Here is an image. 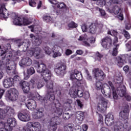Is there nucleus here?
Masks as SVG:
<instances>
[{
    "label": "nucleus",
    "instance_id": "obj_1",
    "mask_svg": "<svg viewBox=\"0 0 131 131\" xmlns=\"http://www.w3.org/2000/svg\"><path fill=\"white\" fill-rule=\"evenodd\" d=\"M129 116V106L126 104L124 106V110L121 111L119 113V117L123 120H126V122L123 124L122 122L118 121L117 124L114 125V131H124L125 129L128 127V116Z\"/></svg>",
    "mask_w": 131,
    "mask_h": 131
},
{
    "label": "nucleus",
    "instance_id": "obj_2",
    "mask_svg": "<svg viewBox=\"0 0 131 131\" xmlns=\"http://www.w3.org/2000/svg\"><path fill=\"white\" fill-rule=\"evenodd\" d=\"M46 88L47 89V94L45 97L40 96L39 100L41 102L42 105L45 106H49V102L50 101H54L55 98L54 96V90L55 87H54V82L52 81L46 82Z\"/></svg>",
    "mask_w": 131,
    "mask_h": 131
},
{
    "label": "nucleus",
    "instance_id": "obj_3",
    "mask_svg": "<svg viewBox=\"0 0 131 131\" xmlns=\"http://www.w3.org/2000/svg\"><path fill=\"white\" fill-rule=\"evenodd\" d=\"M8 52L6 51H1V57L2 59L3 64L5 65H9L6 66V72L9 75H12V74H18V72L16 70V64L14 61H10V59H6V57H11V55H7Z\"/></svg>",
    "mask_w": 131,
    "mask_h": 131
},
{
    "label": "nucleus",
    "instance_id": "obj_4",
    "mask_svg": "<svg viewBox=\"0 0 131 131\" xmlns=\"http://www.w3.org/2000/svg\"><path fill=\"white\" fill-rule=\"evenodd\" d=\"M70 78L73 81V84L75 86H81V90H83L86 85V82L82 80V74L77 70H75L74 73L71 74Z\"/></svg>",
    "mask_w": 131,
    "mask_h": 131
},
{
    "label": "nucleus",
    "instance_id": "obj_5",
    "mask_svg": "<svg viewBox=\"0 0 131 131\" xmlns=\"http://www.w3.org/2000/svg\"><path fill=\"white\" fill-rule=\"evenodd\" d=\"M118 42V37L115 36L114 40H112V38L110 36H106L101 39V46L104 49L109 50L112 47V45L116 47V43Z\"/></svg>",
    "mask_w": 131,
    "mask_h": 131
},
{
    "label": "nucleus",
    "instance_id": "obj_6",
    "mask_svg": "<svg viewBox=\"0 0 131 131\" xmlns=\"http://www.w3.org/2000/svg\"><path fill=\"white\" fill-rule=\"evenodd\" d=\"M26 127H23L24 131H40L41 129V125L38 122H28L27 123Z\"/></svg>",
    "mask_w": 131,
    "mask_h": 131
},
{
    "label": "nucleus",
    "instance_id": "obj_7",
    "mask_svg": "<svg viewBox=\"0 0 131 131\" xmlns=\"http://www.w3.org/2000/svg\"><path fill=\"white\" fill-rule=\"evenodd\" d=\"M50 102H52V106L54 113H56V114L59 116L62 115L63 109L61 108V105L59 100L54 99L53 101H50Z\"/></svg>",
    "mask_w": 131,
    "mask_h": 131
},
{
    "label": "nucleus",
    "instance_id": "obj_8",
    "mask_svg": "<svg viewBox=\"0 0 131 131\" xmlns=\"http://www.w3.org/2000/svg\"><path fill=\"white\" fill-rule=\"evenodd\" d=\"M66 69H67L66 64L61 63L56 67V68L54 69V72L57 76H64L66 74Z\"/></svg>",
    "mask_w": 131,
    "mask_h": 131
},
{
    "label": "nucleus",
    "instance_id": "obj_9",
    "mask_svg": "<svg viewBox=\"0 0 131 131\" xmlns=\"http://www.w3.org/2000/svg\"><path fill=\"white\" fill-rule=\"evenodd\" d=\"M77 89H75L73 90L72 92H70L69 94L72 98H76L78 97L79 98H82L83 97V92L81 91L84 90V88L81 89V86H75Z\"/></svg>",
    "mask_w": 131,
    "mask_h": 131
},
{
    "label": "nucleus",
    "instance_id": "obj_10",
    "mask_svg": "<svg viewBox=\"0 0 131 131\" xmlns=\"http://www.w3.org/2000/svg\"><path fill=\"white\" fill-rule=\"evenodd\" d=\"M100 105V106L98 105L97 106L98 111H99L101 113L105 112L107 110L108 100L103 97H101Z\"/></svg>",
    "mask_w": 131,
    "mask_h": 131
},
{
    "label": "nucleus",
    "instance_id": "obj_11",
    "mask_svg": "<svg viewBox=\"0 0 131 131\" xmlns=\"http://www.w3.org/2000/svg\"><path fill=\"white\" fill-rule=\"evenodd\" d=\"M59 117H54L51 119L50 121V127L49 128L50 131H56L57 130V128H58V124L60 123L59 122Z\"/></svg>",
    "mask_w": 131,
    "mask_h": 131
},
{
    "label": "nucleus",
    "instance_id": "obj_12",
    "mask_svg": "<svg viewBox=\"0 0 131 131\" xmlns=\"http://www.w3.org/2000/svg\"><path fill=\"white\" fill-rule=\"evenodd\" d=\"M13 24L17 26H22V25L26 26V25H29V20L26 18H23L22 23V18L15 16L13 20Z\"/></svg>",
    "mask_w": 131,
    "mask_h": 131
},
{
    "label": "nucleus",
    "instance_id": "obj_13",
    "mask_svg": "<svg viewBox=\"0 0 131 131\" xmlns=\"http://www.w3.org/2000/svg\"><path fill=\"white\" fill-rule=\"evenodd\" d=\"M18 96H19V93H18V91L16 89L8 91L6 94V96L10 101H17Z\"/></svg>",
    "mask_w": 131,
    "mask_h": 131
},
{
    "label": "nucleus",
    "instance_id": "obj_14",
    "mask_svg": "<svg viewBox=\"0 0 131 131\" xmlns=\"http://www.w3.org/2000/svg\"><path fill=\"white\" fill-rule=\"evenodd\" d=\"M94 75L96 79L99 81L104 80V78L106 76L103 71L100 70L99 68L94 69Z\"/></svg>",
    "mask_w": 131,
    "mask_h": 131
},
{
    "label": "nucleus",
    "instance_id": "obj_15",
    "mask_svg": "<svg viewBox=\"0 0 131 131\" xmlns=\"http://www.w3.org/2000/svg\"><path fill=\"white\" fill-rule=\"evenodd\" d=\"M17 116L18 119L24 122H27L31 120L30 114L28 112L19 113L18 114Z\"/></svg>",
    "mask_w": 131,
    "mask_h": 131
},
{
    "label": "nucleus",
    "instance_id": "obj_16",
    "mask_svg": "<svg viewBox=\"0 0 131 131\" xmlns=\"http://www.w3.org/2000/svg\"><path fill=\"white\" fill-rule=\"evenodd\" d=\"M35 68L37 70L38 73H42L46 71L48 69L47 68V65L45 63H39L38 61H35L34 64Z\"/></svg>",
    "mask_w": 131,
    "mask_h": 131
},
{
    "label": "nucleus",
    "instance_id": "obj_17",
    "mask_svg": "<svg viewBox=\"0 0 131 131\" xmlns=\"http://www.w3.org/2000/svg\"><path fill=\"white\" fill-rule=\"evenodd\" d=\"M114 116L111 113H109L105 116V123L107 126H111L114 124Z\"/></svg>",
    "mask_w": 131,
    "mask_h": 131
},
{
    "label": "nucleus",
    "instance_id": "obj_18",
    "mask_svg": "<svg viewBox=\"0 0 131 131\" xmlns=\"http://www.w3.org/2000/svg\"><path fill=\"white\" fill-rule=\"evenodd\" d=\"M7 125L9 130H12L13 127H15L17 125V120L14 118H9L7 119Z\"/></svg>",
    "mask_w": 131,
    "mask_h": 131
},
{
    "label": "nucleus",
    "instance_id": "obj_19",
    "mask_svg": "<svg viewBox=\"0 0 131 131\" xmlns=\"http://www.w3.org/2000/svg\"><path fill=\"white\" fill-rule=\"evenodd\" d=\"M97 4L100 6H107L110 7L112 4H118L117 2L114 1V0H97Z\"/></svg>",
    "mask_w": 131,
    "mask_h": 131
},
{
    "label": "nucleus",
    "instance_id": "obj_20",
    "mask_svg": "<svg viewBox=\"0 0 131 131\" xmlns=\"http://www.w3.org/2000/svg\"><path fill=\"white\" fill-rule=\"evenodd\" d=\"M41 76L42 77L43 80H45L46 82H48V81L51 79L52 72L50 70L47 69L46 71L41 74Z\"/></svg>",
    "mask_w": 131,
    "mask_h": 131
},
{
    "label": "nucleus",
    "instance_id": "obj_21",
    "mask_svg": "<svg viewBox=\"0 0 131 131\" xmlns=\"http://www.w3.org/2000/svg\"><path fill=\"white\" fill-rule=\"evenodd\" d=\"M20 86L22 88V89L25 94H28L30 90V87H29V83L26 81H20L19 82Z\"/></svg>",
    "mask_w": 131,
    "mask_h": 131
},
{
    "label": "nucleus",
    "instance_id": "obj_22",
    "mask_svg": "<svg viewBox=\"0 0 131 131\" xmlns=\"http://www.w3.org/2000/svg\"><path fill=\"white\" fill-rule=\"evenodd\" d=\"M44 111L45 109L43 107H41L38 109L37 112L35 113L33 115V118L34 119H40V118H42V117H43Z\"/></svg>",
    "mask_w": 131,
    "mask_h": 131
},
{
    "label": "nucleus",
    "instance_id": "obj_23",
    "mask_svg": "<svg viewBox=\"0 0 131 131\" xmlns=\"http://www.w3.org/2000/svg\"><path fill=\"white\" fill-rule=\"evenodd\" d=\"M20 66H30L32 64V60L29 57L23 58L19 62Z\"/></svg>",
    "mask_w": 131,
    "mask_h": 131
},
{
    "label": "nucleus",
    "instance_id": "obj_24",
    "mask_svg": "<svg viewBox=\"0 0 131 131\" xmlns=\"http://www.w3.org/2000/svg\"><path fill=\"white\" fill-rule=\"evenodd\" d=\"M3 84L6 89H9L14 85V79L13 78H8L4 80Z\"/></svg>",
    "mask_w": 131,
    "mask_h": 131
},
{
    "label": "nucleus",
    "instance_id": "obj_25",
    "mask_svg": "<svg viewBox=\"0 0 131 131\" xmlns=\"http://www.w3.org/2000/svg\"><path fill=\"white\" fill-rule=\"evenodd\" d=\"M7 19L9 18V11L5 8H1L0 9V19Z\"/></svg>",
    "mask_w": 131,
    "mask_h": 131
},
{
    "label": "nucleus",
    "instance_id": "obj_26",
    "mask_svg": "<svg viewBox=\"0 0 131 131\" xmlns=\"http://www.w3.org/2000/svg\"><path fill=\"white\" fill-rule=\"evenodd\" d=\"M26 106L30 110H33L36 109V101L33 100H30L27 103H26Z\"/></svg>",
    "mask_w": 131,
    "mask_h": 131
},
{
    "label": "nucleus",
    "instance_id": "obj_27",
    "mask_svg": "<svg viewBox=\"0 0 131 131\" xmlns=\"http://www.w3.org/2000/svg\"><path fill=\"white\" fill-rule=\"evenodd\" d=\"M96 89L97 91H100L101 90L102 94L104 95V96H107L106 92H105V90H104V88L103 87V83L101 81H97L96 83Z\"/></svg>",
    "mask_w": 131,
    "mask_h": 131
},
{
    "label": "nucleus",
    "instance_id": "obj_28",
    "mask_svg": "<svg viewBox=\"0 0 131 131\" xmlns=\"http://www.w3.org/2000/svg\"><path fill=\"white\" fill-rule=\"evenodd\" d=\"M41 52V49L39 47H36L33 52V56L35 57L36 59H39L40 58V53Z\"/></svg>",
    "mask_w": 131,
    "mask_h": 131
},
{
    "label": "nucleus",
    "instance_id": "obj_29",
    "mask_svg": "<svg viewBox=\"0 0 131 131\" xmlns=\"http://www.w3.org/2000/svg\"><path fill=\"white\" fill-rule=\"evenodd\" d=\"M7 117H11L15 114V110L11 107H7L6 109Z\"/></svg>",
    "mask_w": 131,
    "mask_h": 131
},
{
    "label": "nucleus",
    "instance_id": "obj_30",
    "mask_svg": "<svg viewBox=\"0 0 131 131\" xmlns=\"http://www.w3.org/2000/svg\"><path fill=\"white\" fill-rule=\"evenodd\" d=\"M76 118L79 121H82L84 119V112H78L76 114Z\"/></svg>",
    "mask_w": 131,
    "mask_h": 131
},
{
    "label": "nucleus",
    "instance_id": "obj_31",
    "mask_svg": "<svg viewBox=\"0 0 131 131\" xmlns=\"http://www.w3.org/2000/svg\"><path fill=\"white\" fill-rule=\"evenodd\" d=\"M118 66H119V67H122L124 64V62H125V57L123 56H120L118 57Z\"/></svg>",
    "mask_w": 131,
    "mask_h": 131
},
{
    "label": "nucleus",
    "instance_id": "obj_32",
    "mask_svg": "<svg viewBox=\"0 0 131 131\" xmlns=\"http://www.w3.org/2000/svg\"><path fill=\"white\" fill-rule=\"evenodd\" d=\"M74 125L73 124L69 123L63 127L64 131H73V127Z\"/></svg>",
    "mask_w": 131,
    "mask_h": 131
},
{
    "label": "nucleus",
    "instance_id": "obj_33",
    "mask_svg": "<svg viewBox=\"0 0 131 131\" xmlns=\"http://www.w3.org/2000/svg\"><path fill=\"white\" fill-rule=\"evenodd\" d=\"M116 84H121L123 81V77L122 76H117L114 79Z\"/></svg>",
    "mask_w": 131,
    "mask_h": 131
},
{
    "label": "nucleus",
    "instance_id": "obj_34",
    "mask_svg": "<svg viewBox=\"0 0 131 131\" xmlns=\"http://www.w3.org/2000/svg\"><path fill=\"white\" fill-rule=\"evenodd\" d=\"M95 57L96 60H97V61H99V62H101V61H102L101 59L102 58H103V57H104V55H103V54L99 52V51H97L95 53Z\"/></svg>",
    "mask_w": 131,
    "mask_h": 131
},
{
    "label": "nucleus",
    "instance_id": "obj_35",
    "mask_svg": "<svg viewBox=\"0 0 131 131\" xmlns=\"http://www.w3.org/2000/svg\"><path fill=\"white\" fill-rule=\"evenodd\" d=\"M42 19L43 21L47 23H52V22H53V18L49 15H43Z\"/></svg>",
    "mask_w": 131,
    "mask_h": 131
},
{
    "label": "nucleus",
    "instance_id": "obj_36",
    "mask_svg": "<svg viewBox=\"0 0 131 131\" xmlns=\"http://www.w3.org/2000/svg\"><path fill=\"white\" fill-rule=\"evenodd\" d=\"M42 49L43 51H45V53L47 55H51L52 54V52H53V50H52V49L49 48L48 46H43Z\"/></svg>",
    "mask_w": 131,
    "mask_h": 131
},
{
    "label": "nucleus",
    "instance_id": "obj_37",
    "mask_svg": "<svg viewBox=\"0 0 131 131\" xmlns=\"http://www.w3.org/2000/svg\"><path fill=\"white\" fill-rule=\"evenodd\" d=\"M89 28L90 33H92V34H94V33H96V31L97 30V27L95 24H92L91 26H90Z\"/></svg>",
    "mask_w": 131,
    "mask_h": 131
},
{
    "label": "nucleus",
    "instance_id": "obj_38",
    "mask_svg": "<svg viewBox=\"0 0 131 131\" xmlns=\"http://www.w3.org/2000/svg\"><path fill=\"white\" fill-rule=\"evenodd\" d=\"M117 93L120 97H124L126 95V91L123 89L118 90Z\"/></svg>",
    "mask_w": 131,
    "mask_h": 131
},
{
    "label": "nucleus",
    "instance_id": "obj_39",
    "mask_svg": "<svg viewBox=\"0 0 131 131\" xmlns=\"http://www.w3.org/2000/svg\"><path fill=\"white\" fill-rule=\"evenodd\" d=\"M119 44H117L115 47L113 48V53L112 55L113 56H117L118 54V49L119 48Z\"/></svg>",
    "mask_w": 131,
    "mask_h": 131
},
{
    "label": "nucleus",
    "instance_id": "obj_40",
    "mask_svg": "<svg viewBox=\"0 0 131 131\" xmlns=\"http://www.w3.org/2000/svg\"><path fill=\"white\" fill-rule=\"evenodd\" d=\"M113 11L115 15H118L119 13H120V12H122L121 9L117 6H115L114 7V9H113Z\"/></svg>",
    "mask_w": 131,
    "mask_h": 131
},
{
    "label": "nucleus",
    "instance_id": "obj_41",
    "mask_svg": "<svg viewBox=\"0 0 131 131\" xmlns=\"http://www.w3.org/2000/svg\"><path fill=\"white\" fill-rule=\"evenodd\" d=\"M58 5H57V8H58L59 9H63L64 10H66L67 9V6H66V4L64 3H58Z\"/></svg>",
    "mask_w": 131,
    "mask_h": 131
},
{
    "label": "nucleus",
    "instance_id": "obj_42",
    "mask_svg": "<svg viewBox=\"0 0 131 131\" xmlns=\"http://www.w3.org/2000/svg\"><path fill=\"white\" fill-rule=\"evenodd\" d=\"M6 117H8V115H7V111H6V110L1 111L0 112V118L4 119Z\"/></svg>",
    "mask_w": 131,
    "mask_h": 131
},
{
    "label": "nucleus",
    "instance_id": "obj_43",
    "mask_svg": "<svg viewBox=\"0 0 131 131\" xmlns=\"http://www.w3.org/2000/svg\"><path fill=\"white\" fill-rule=\"evenodd\" d=\"M71 104H72V100L68 99L64 103V106H66L67 108H69L71 106Z\"/></svg>",
    "mask_w": 131,
    "mask_h": 131
},
{
    "label": "nucleus",
    "instance_id": "obj_44",
    "mask_svg": "<svg viewBox=\"0 0 131 131\" xmlns=\"http://www.w3.org/2000/svg\"><path fill=\"white\" fill-rule=\"evenodd\" d=\"M62 117L64 120H68L71 117V115H70V114L69 113H68L67 112H64L63 114Z\"/></svg>",
    "mask_w": 131,
    "mask_h": 131
},
{
    "label": "nucleus",
    "instance_id": "obj_45",
    "mask_svg": "<svg viewBox=\"0 0 131 131\" xmlns=\"http://www.w3.org/2000/svg\"><path fill=\"white\" fill-rule=\"evenodd\" d=\"M35 73V70H34V68L30 67L27 70V74L28 75H32Z\"/></svg>",
    "mask_w": 131,
    "mask_h": 131
},
{
    "label": "nucleus",
    "instance_id": "obj_46",
    "mask_svg": "<svg viewBox=\"0 0 131 131\" xmlns=\"http://www.w3.org/2000/svg\"><path fill=\"white\" fill-rule=\"evenodd\" d=\"M53 96L55 98V95H56L57 97H60L61 96V90H59L58 88H55L54 90Z\"/></svg>",
    "mask_w": 131,
    "mask_h": 131
},
{
    "label": "nucleus",
    "instance_id": "obj_47",
    "mask_svg": "<svg viewBox=\"0 0 131 131\" xmlns=\"http://www.w3.org/2000/svg\"><path fill=\"white\" fill-rule=\"evenodd\" d=\"M34 45L36 46H40V45H41V39L39 38H35L34 41Z\"/></svg>",
    "mask_w": 131,
    "mask_h": 131
},
{
    "label": "nucleus",
    "instance_id": "obj_48",
    "mask_svg": "<svg viewBox=\"0 0 131 131\" xmlns=\"http://www.w3.org/2000/svg\"><path fill=\"white\" fill-rule=\"evenodd\" d=\"M123 34L124 37H125V38H126V39H129V38H130V35L129 34V33H128V32H127V31H126L125 30H123Z\"/></svg>",
    "mask_w": 131,
    "mask_h": 131
},
{
    "label": "nucleus",
    "instance_id": "obj_49",
    "mask_svg": "<svg viewBox=\"0 0 131 131\" xmlns=\"http://www.w3.org/2000/svg\"><path fill=\"white\" fill-rule=\"evenodd\" d=\"M68 26L69 28H76L77 24H75L74 21H72L68 24Z\"/></svg>",
    "mask_w": 131,
    "mask_h": 131
},
{
    "label": "nucleus",
    "instance_id": "obj_50",
    "mask_svg": "<svg viewBox=\"0 0 131 131\" xmlns=\"http://www.w3.org/2000/svg\"><path fill=\"white\" fill-rule=\"evenodd\" d=\"M29 5L30 7H36V2L35 0H29Z\"/></svg>",
    "mask_w": 131,
    "mask_h": 131
},
{
    "label": "nucleus",
    "instance_id": "obj_51",
    "mask_svg": "<svg viewBox=\"0 0 131 131\" xmlns=\"http://www.w3.org/2000/svg\"><path fill=\"white\" fill-rule=\"evenodd\" d=\"M52 52L53 53H54V54L53 55V58H57V57H61V56H62V54L59 51L55 52V50H53Z\"/></svg>",
    "mask_w": 131,
    "mask_h": 131
},
{
    "label": "nucleus",
    "instance_id": "obj_52",
    "mask_svg": "<svg viewBox=\"0 0 131 131\" xmlns=\"http://www.w3.org/2000/svg\"><path fill=\"white\" fill-rule=\"evenodd\" d=\"M108 84L110 86V90H112V91H115V87H114V85H113V83L111 81H108Z\"/></svg>",
    "mask_w": 131,
    "mask_h": 131
},
{
    "label": "nucleus",
    "instance_id": "obj_53",
    "mask_svg": "<svg viewBox=\"0 0 131 131\" xmlns=\"http://www.w3.org/2000/svg\"><path fill=\"white\" fill-rule=\"evenodd\" d=\"M13 82L14 81H16L18 82H20V81H21V78L18 75L15 76L13 77Z\"/></svg>",
    "mask_w": 131,
    "mask_h": 131
},
{
    "label": "nucleus",
    "instance_id": "obj_54",
    "mask_svg": "<svg viewBox=\"0 0 131 131\" xmlns=\"http://www.w3.org/2000/svg\"><path fill=\"white\" fill-rule=\"evenodd\" d=\"M43 85H45V82L40 81L37 85V89H41V88H42V86H43Z\"/></svg>",
    "mask_w": 131,
    "mask_h": 131
},
{
    "label": "nucleus",
    "instance_id": "obj_55",
    "mask_svg": "<svg viewBox=\"0 0 131 131\" xmlns=\"http://www.w3.org/2000/svg\"><path fill=\"white\" fill-rule=\"evenodd\" d=\"M117 17L118 19H119V20H121V21L123 20L124 17H123V14H122V11L119 13V14H118Z\"/></svg>",
    "mask_w": 131,
    "mask_h": 131
},
{
    "label": "nucleus",
    "instance_id": "obj_56",
    "mask_svg": "<svg viewBox=\"0 0 131 131\" xmlns=\"http://www.w3.org/2000/svg\"><path fill=\"white\" fill-rule=\"evenodd\" d=\"M113 97L114 100H117L118 99V95L115 90L113 91Z\"/></svg>",
    "mask_w": 131,
    "mask_h": 131
},
{
    "label": "nucleus",
    "instance_id": "obj_57",
    "mask_svg": "<svg viewBox=\"0 0 131 131\" xmlns=\"http://www.w3.org/2000/svg\"><path fill=\"white\" fill-rule=\"evenodd\" d=\"M72 53V50L70 49H67L66 50L65 54L66 55V56H70V55H71Z\"/></svg>",
    "mask_w": 131,
    "mask_h": 131
},
{
    "label": "nucleus",
    "instance_id": "obj_58",
    "mask_svg": "<svg viewBox=\"0 0 131 131\" xmlns=\"http://www.w3.org/2000/svg\"><path fill=\"white\" fill-rule=\"evenodd\" d=\"M77 103L78 107H80L81 109L82 108V107H83V104H82V103H81V101H80V100L77 99Z\"/></svg>",
    "mask_w": 131,
    "mask_h": 131
},
{
    "label": "nucleus",
    "instance_id": "obj_59",
    "mask_svg": "<svg viewBox=\"0 0 131 131\" xmlns=\"http://www.w3.org/2000/svg\"><path fill=\"white\" fill-rule=\"evenodd\" d=\"M81 29L83 32H86V31H88V27H86L85 25H83L81 26Z\"/></svg>",
    "mask_w": 131,
    "mask_h": 131
},
{
    "label": "nucleus",
    "instance_id": "obj_60",
    "mask_svg": "<svg viewBox=\"0 0 131 131\" xmlns=\"http://www.w3.org/2000/svg\"><path fill=\"white\" fill-rule=\"evenodd\" d=\"M126 48L129 50V51H131V40H129L126 44Z\"/></svg>",
    "mask_w": 131,
    "mask_h": 131
},
{
    "label": "nucleus",
    "instance_id": "obj_61",
    "mask_svg": "<svg viewBox=\"0 0 131 131\" xmlns=\"http://www.w3.org/2000/svg\"><path fill=\"white\" fill-rule=\"evenodd\" d=\"M98 9L99 10V12H100L101 16H105L106 15V12L105 11V10L101 9L100 8H98Z\"/></svg>",
    "mask_w": 131,
    "mask_h": 131
},
{
    "label": "nucleus",
    "instance_id": "obj_62",
    "mask_svg": "<svg viewBox=\"0 0 131 131\" xmlns=\"http://www.w3.org/2000/svg\"><path fill=\"white\" fill-rule=\"evenodd\" d=\"M124 97V98H125L126 100L128 102H130V101H131V97H130V96L127 95L126 94V95Z\"/></svg>",
    "mask_w": 131,
    "mask_h": 131
},
{
    "label": "nucleus",
    "instance_id": "obj_63",
    "mask_svg": "<svg viewBox=\"0 0 131 131\" xmlns=\"http://www.w3.org/2000/svg\"><path fill=\"white\" fill-rule=\"evenodd\" d=\"M84 97L85 99H89L90 98V93L89 92L86 91L84 94Z\"/></svg>",
    "mask_w": 131,
    "mask_h": 131
},
{
    "label": "nucleus",
    "instance_id": "obj_64",
    "mask_svg": "<svg viewBox=\"0 0 131 131\" xmlns=\"http://www.w3.org/2000/svg\"><path fill=\"white\" fill-rule=\"evenodd\" d=\"M98 121H99V122L103 123V116L101 114L99 115Z\"/></svg>",
    "mask_w": 131,
    "mask_h": 131
}]
</instances>
